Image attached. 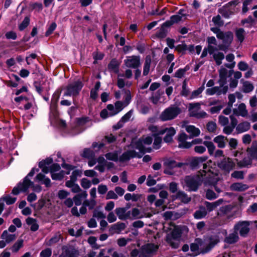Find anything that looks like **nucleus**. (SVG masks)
Returning <instances> with one entry per match:
<instances>
[{"mask_svg":"<svg viewBox=\"0 0 257 257\" xmlns=\"http://www.w3.org/2000/svg\"><path fill=\"white\" fill-rule=\"evenodd\" d=\"M211 161L203 164V170L200 175H190L184 177L181 182L184 188L189 191H196L203 181L205 185L215 184L219 180V177L216 171L210 167Z\"/></svg>","mask_w":257,"mask_h":257,"instance_id":"nucleus-1","label":"nucleus"},{"mask_svg":"<svg viewBox=\"0 0 257 257\" xmlns=\"http://www.w3.org/2000/svg\"><path fill=\"white\" fill-rule=\"evenodd\" d=\"M218 237L211 236L205 238L203 241L199 238L195 240V242L190 245V252L188 255L195 256L200 253H205L209 251L218 242Z\"/></svg>","mask_w":257,"mask_h":257,"instance_id":"nucleus-2","label":"nucleus"},{"mask_svg":"<svg viewBox=\"0 0 257 257\" xmlns=\"http://www.w3.org/2000/svg\"><path fill=\"white\" fill-rule=\"evenodd\" d=\"M38 168H33L28 175L24 178L22 183L20 182L17 186L15 187L12 193L14 195H18L20 192H27L30 187H31L33 190L36 192H40L42 191V187L39 185H35L30 179V177H32L39 171Z\"/></svg>","mask_w":257,"mask_h":257,"instance_id":"nucleus-3","label":"nucleus"},{"mask_svg":"<svg viewBox=\"0 0 257 257\" xmlns=\"http://www.w3.org/2000/svg\"><path fill=\"white\" fill-rule=\"evenodd\" d=\"M188 232V228L185 226H176L172 231L166 236L167 243L173 248H178L180 238L183 233Z\"/></svg>","mask_w":257,"mask_h":257,"instance_id":"nucleus-4","label":"nucleus"},{"mask_svg":"<svg viewBox=\"0 0 257 257\" xmlns=\"http://www.w3.org/2000/svg\"><path fill=\"white\" fill-rule=\"evenodd\" d=\"M132 146L133 148L138 150V152L135 150H128L124 152L119 158L120 162H125L130 160L133 158H142L145 153V148L142 145V142L141 141H137L135 143L133 142Z\"/></svg>","mask_w":257,"mask_h":257,"instance_id":"nucleus-5","label":"nucleus"},{"mask_svg":"<svg viewBox=\"0 0 257 257\" xmlns=\"http://www.w3.org/2000/svg\"><path fill=\"white\" fill-rule=\"evenodd\" d=\"M83 86V84L80 80L72 82L65 88L63 96L76 97L79 94Z\"/></svg>","mask_w":257,"mask_h":257,"instance_id":"nucleus-6","label":"nucleus"},{"mask_svg":"<svg viewBox=\"0 0 257 257\" xmlns=\"http://www.w3.org/2000/svg\"><path fill=\"white\" fill-rule=\"evenodd\" d=\"M181 112L179 107L171 105L166 108L160 114V118L162 121H167L174 119Z\"/></svg>","mask_w":257,"mask_h":257,"instance_id":"nucleus-7","label":"nucleus"},{"mask_svg":"<svg viewBox=\"0 0 257 257\" xmlns=\"http://www.w3.org/2000/svg\"><path fill=\"white\" fill-rule=\"evenodd\" d=\"M238 4L237 0L230 1L219 9V13L223 17L228 18L236 12V6Z\"/></svg>","mask_w":257,"mask_h":257,"instance_id":"nucleus-8","label":"nucleus"},{"mask_svg":"<svg viewBox=\"0 0 257 257\" xmlns=\"http://www.w3.org/2000/svg\"><path fill=\"white\" fill-rule=\"evenodd\" d=\"M201 104L199 102L189 104V110L191 116L197 118H204L207 115L206 112L200 110Z\"/></svg>","mask_w":257,"mask_h":257,"instance_id":"nucleus-9","label":"nucleus"},{"mask_svg":"<svg viewBox=\"0 0 257 257\" xmlns=\"http://www.w3.org/2000/svg\"><path fill=\"white\" fill-rule=\"evenodd\" d=\"M158 246L153 243L143 245L140 250L139 257H151L157 251Z\"/></svg>","mask_w":257,"mask_h":257,"instance_id":"nucleus-10","label":"nucleus"},{"mask_svg":"<svg viewBox=\"0 0 257 257\" xmlns=\"http://www.w3.org/2000/svg\"><path fill=\"white\" fill-rule=\"evenodd\" d=\"M62 167L64 169L68 171L66 172L67 174H70V171L73 170L71 175L70 176V180L68 181H70L71 183H75L78 177H80L82 174L81 170L79 169H74L75 167L65 163L62 164Z\"/></svg>","mask_w":257,"mask_h":257,"instance_id":"nucleus-11","label":"nucleus"},{"mask_svg":"<svg viewBox=\"0 0 257 257\" xmlns=\"http://www.w3.org/2000/svg\"><path fill=\"white\" fill-rule=\"evenodd\" d=\"M249 221H239L234 225L233 229L236 232H239L240 236L245 237L249 231Z\"/></svg>","mask_w":257,"mask_h":257,"instance_id":"nucleus-12","label":"nucleus"},{"mask_svg":"<svg viewBox=\"0 0 257 257\" xmlns=\"http://www.w3.org/2000/svg\"><path fill=\"white\" fill-rule=\"evenodd\" d=\"M234 65H224L219 70V83L225 84L226 78L230 77L233 74V68Z\"/></svg>","mask_w":257,"mask_h":257,"instance_id":"nucleus-13","label":"nucleus"},{"mask_svg":"<svg viewBox=\"0 0 257 257\" xmlns=\"http://www.w3.org/2000/svg\"><path fill=\"white\" fill-rule=\"evenodd\" d=\"M164 165L166 167V169L164 170V173L169 175H172L173 172L170 170L171 169L174 168H181L184 164L183 163H177L172 158H167L164 161Z\"/></svg>","mask_w":257,"mask_h":257,"instance_id":"nucleus-14","label":"nucleus"},{"mask_svg":"<svg viewBox=\"0 0 257 257\" xmlns=\"http://www.w3.org/2000/svg\"><path fill=\"white\" fill-rule=\"evenodd\" d=\"M176 133V130L173 127L170 126L161 128L158 132V135H162L166 134L164 141L166 143H170L173 141V137Z\"/></svg>","mask_w":257,"mask_h":257,"instance_id":"nucleus-15","label":"nucleus"},{"mask_svg":"<svg viewBox=\"0 0 257 257\" xmlns=\"http://www.w3.org/2000/svg\"><path fill=\"white\" fill-rule=\"evenodd\" d=\"M228 90L227 86H224V84L220 83L219 86H214L210 88H208L206 90V94L208 95H213L216 94L217 95L222 94H225Z\"/></svg>","mask_w":257,"mask_h":257,"instance_id":"nucleus-16","label":"nucleus"},{"mask_svg":"<svg viewBox=\"0 0 257 257\" xmlns=\"http://www.w3.org/2000/svg\"><path fill=\"white\" fill-rule=\"evenodd\" d=\"M218 167L222 170L228 173L234 168L235 164L231 159L225 158L218 163Z\"/></svg>","mask_w":257,"mask_h":257,"instance_id":"nucleus-17","label":"nucleus"},{"mask_svg":"<svg viewBox=\"0 0 257 257\" xmlns=\"http://www.w3.org/2000/svg\"><path fill=\"white\" fill-rule=\"evenodd\" d=\"M189 136L185 133H180L178 136V147L180 148L188 149L192 146L191 142H187Z\"/></svg>","mask_w":257,"mask_h":257,"instance_id":"nucleus-18","label":"nucleus"},{"mask_svg":"<svg viewBox=\"0 0 257 257\" xmlns=\"http://www.w3.org/2000/svg\"><path fill=\"white\" fill-rule=\"evenodd\" d=\"M116 109L113 104H108L106 109H103L100 112V116L103 119L113 116L117 114Z\"/></svg>","mask_w":257,"mask_h":257,"instance_id":"nucleus-19","label":"nucleus"},{"mask_svg":"<svg viewBox=\"0 0 257 257\" xmlns=\"http://www.w3.org/2000/svg\"><path fill=\"white\" fill-rule=\"evenodd\" d=\"M57 112L55 108H54L53 109H51L50 114V120L51 121V123L52 124H55V123H57L60 127L62 128H64L66 126L65 121L62 119H57Z\"/></svg>","mask_w":257,"mask_h":257,"instance_id":"nucleus-20","label":"nucleus"},{"mask_svg":"<svg viewBox=\"0 0 257 257\" xmlns=\"http://www.w3.org/2000/svg\"><path fill=\"white\" fill-rule=\"evenodd\" d=\"M53 159L51 158H48L39 163V168L42 169L43 172L47 174L49 172V165H51Z\"/></svg>","mask_w":257,"mask_h":257,"instance_id":"nucleus-21","label":"nucleus"},{"mask_svg":"<svg viewBox=\"0 0 257 257\" xmlns=\"http://www.w3.org/2000/svg\"><path fill=\"white\" fill-rule=\"evenodd\" d=\"M185 128L186 132L190 134L189 139L197 137L200 134V130L193 125H187Z\"/></svg>","mask_w":257,"mask_h":257,"instance_id":"nucleus-22","label":"nucleus"},{"mask_svg":"<svg viewBox=\"0 0 257 257\" xmlns=\"http://www.w3.org/2000/svg\"><path fill=\"white\" fill-rule=\"evenodd\" d=\"M250 127V124L247 121L240 122L236 127V131L237 134H241L248 131Z\"/></svg>","mask_w":257,"mask_h":257,"instance_id":"nucleus-23","label":"nucleus"},{"mask_svg":"<svg viewBox=\"0 0 257 257\" xmlns=\"http://www.w3.org/2000/svg\"><path fill=\"white\" fill-rule=\"evenodd\" d=\"M223 201L224 200L223 199H219L213 202H209L206 201L205 202V205L206 207V209L209 212L212 211L217 207L222 204Z\"/></svg>","mask_w":257,"mask_h":257,"instance_id":"nucleus-24","label":"nucleus"},{"mask_svg":"<svg viewBox=\"0 0 257 257\" xmlns=\"http://www.w3.org/2000/svg\"><path fill=\"white\" fill-rule=\"evenodd\" d=\"M239 239L237 232L234 230L232 233H229L224 238V242L228 244H233L236 242Z\"/></svg>","mask_w":257,"mask_h":257,"instance_id":"nucleus-25","label":"nucleus"},{"mask_svg":"<svg viewBox=\"0 0 257 257\" xmlns=\"http://www.w3.org/2000/svg\"><path fill=\"white\" fill-rule=\"evenodd\" d=\"M222 41L225 45H229L233 40V34L231 32H222V35L220 38H218Z\"/></svg>","mask_w":257,"mask_h":257,"instance_id":"nucleus-26","label":"nucleus"},{"mask_svg":"<svg viewBox=\"0 0 257 257\" xmlns=\"http://www.w3.org/2000/svg\"><path fill=\"white\" fill-rule=\"evenodd\" d=\"M249 186L247 184H243L242 183H234L230 186V189L235 191H244L248 189Z\"/></svg>","mask_w":257,"mask_h":257,"instance_id":"nucleus-27","label":"nucleus"},{"mask_svg":"<svg viewBox=\"0 0 257 257\" xmlns=\"http://www.w3.org/2000/svg\"><path fill=\"white\" fill-rule=\"evenodd\" d=\"M226 141L227 138L222 135L217 136L213 139L214 142L217 144V147L221 149L225 147Z\"/></svg>","mask_w":257,"mask_h":257,"instance_id":"nucleus-28","label":"nucleus"},{"mask_svg":"<svg viewBox=\"0 0 257 257\" xmlns=\"http://www.w3.org/2000/svg\"><path fill=\"white\" fill-rule=\"evenodd\" d=\"M36 181L44 184L47 187H49L51 186L50 179L49 178L46 177L42 173H39L37 175L36 177Z\"/></svg>","mask_w":257,"mask_h":257,"instance_id":"nucleus-29","label":"nucleus"},{"mask_svg":"<svg viewBox=\"0 0 257 257\" xmlns=\"http://www.w3.org/2000/svg\"><path fill=\"white\" fill-rule=\"evenodd\" d=\"M240 82L242 84L241 90L244 93H248L253 90L254 86L251 82L248 81H244L243 79H241Z\"/></svg>","mask_w":257,"mask_h":257,"instance_id":"nucleus-30","label":"nucleus"},{"mask_svg":"<svg viewBox=\"0 0 257 257\" xmlns=\"http://www.w3.org/2000/svg\"><path fill=\"white\" fill-rule=\"evenodd\" d=\"M207 157L202 156L199 157H194L190 162V165L193 168L197 167L200 164L205 162L207 159Z\"/></svg>","mask_w":257,"mask_h":257,"instance_id":"nucleus-31","label":"nucleus"},{"mask_svg":"<svg viewBox=\"0 0 257 257\" xmlns=\"http://www.w3.org/2000/svg\"><path fill=\"white\" fill-rule=\"evenodd\" d=\"M233 112L235 115L238 116H241L242 117L246 116L247 111L246 109L245 105L243 103L240 104L237 109L233 110Z\"/></svg>","mask_w":257,"mask_h":257,"instance_id":"nucleus-32","label":"nucleus"},{"mask_svg":"<svg viewBox=\"0 0 257 257\" xmlns=\"http://www.w3.org/2000/svg\"><path fill=\"white\" fill-rule=\"evenodd\" d=\"M26 223L30 225V229L32 231H36L39 229V225L36 219L28 217L26 220Z\"/></svg>","mask_w":257,"mask_h":257,"instance_id":"nucleus-33","label":"nucleus"},{"mask_svg":"<svg viewBox=\"0 0 257 257\" xmlns=\"http://www.w3.org/2000/svg\"><path fill=\"white\" fill-rule=\"evenodd\" d=\"M207 214V211L206 208L204 207H201L198 210L195 212L194 216L195 218L200 219L204 217Z\"/></svg>","mask_w":257,"mask_h":257,"instance_id":"nucleus-34","label":"nucleus"},{"mask_svg":"<svg viewBox=\"0 0 257 257\" xmlns=\"http://www.w3.org/2000/svg\"><path fill=\"white\" fill-rule=\"evenodd\" d=\"M182 17L179 15L172 16L170 18V21L165 22L163 24V26L169 27L173 24L178 23V22L182 20Z\"/></svg>","mask_w":257,"mask_h":257,"instance_id":"nucleus-35","label":"nucleus"},{"mask_svg":"<svg viewBox=\"0 0 257 257\" xmlns=\"http://www.w3.org/2000/svg\"><path fill=\"white\" fill-rule=\"evenodd\" d=\"M1 238L9 243L14 240L16 238V236L15 234H9L7 230H5L1 235Z\"/></svg>","mask_w":257,"mask_h":257,"instance_id":"nucleus-36","label":"nucleus"},{"mask_svg":"<svg viewBox=\"0 0 257 257\" xmlns=\"http://www.w3.org/2000/svg\"><path fill=\"white\" fill-rule=\"evenodd\" d=\"M251 158L249 156V157H245L242 159V160L238 161L237 159H236L237 165L240 167H248V166L251 165L252 163Z\"/></svg>","mask_w":257,"mask_h":257,"instance_id":"nucleus-37","label":"nucleus"},{"mask_svg":"<svg viewBox=\"0 0 257 257\" xmlns=\"http://www.w3.org/2000/svg\"><path fill=\"white\" fill-rule=\"evenodd\" d=\"M133 109L130 110L121 117L117 124L119 126L117 128L120 127L123 123L128 121L130 119L131 117L133 116Z\"/></svg>","mask_w":257,"mask_h":257,"instance_id":"nucleus-38","label":"nucleus"},{"mask_svg":"<svg viewBox=\"0 0 257 257\" xmlns=\"http://www.w3.org/2000/svg\"><path fill=\"white\" fill-rule=\"evenodd\" d=\"M176 198L179 199L182 202L187 203L190 200L191 198L183 191H179L177 193Z\"/></svg>","mask_w":257,"mask_h":257,"instance_id":"nucleus-39","label":"nucleus"},{"mask_svg":"<svg viewBox=\"0 0 257 257\" xmlns=\"http://www.w3.org/2000/svg\"><path fill=\"white\" fill-rule=\"evenodd\" d=\"M58 257H75L74 251L68 247H63L62 252Z\"/></svg>","mask_w":257,"mask_h":257,"instance_id":"nucleus-40","label":"nucleus"},{"mask_svg":"<svg viewBox=\"0 0 257 257\" xmlns=\"http://www.w3.org/2000/svg\"><path fill=\"white\" fill-rule=\"evenodd\" d=\"M126 208L125 207H118L115 209V212L120 220H125V215Z\"/></svg>","mask_w":257,"mask_h":257,"instance_id":"nucleus-41","label":"nucleus"},{"mask_svg":"<svg viewBox=\"0 0 257 257\" xmlns=\"http://www.w3.org/2000/svg\"><path fill=\"white\" fill-rule=\"evenodd\" d=\"M140 56H132L125 60V64H140Z\"/></svg>","mask_w":257,"mask_h":257,"instance_id":"nucleus-42","label":"nucleus"},{"mask_svg":"<svg viewBox=\"0 0 257 257\" xmlns=\"http://www.w3.org/2000/svg\"><path fill=\"white\" fill-rule=\"evenodd\" d=\"M153 139L152 137L148 136V137H146L145 139H140L138 141H141V142H142V145L145 148V153H146V152H150L151 151V148H150V149L146 148V147L144 146V145L151 144V143L153 142Z\"/></svg>","mask_w":257,"mask_h":257,"instance_id":"nucleus-43","label":"nucleus"},{"mask_svg":"<svg viewBox=\"0 0 257 257\" xmlns=\"http://www.w3.org/2000/svg\"><path fill=\"white\" fill-rule=\"evenodd\" d=\"M144 215L137 208H134L132 209V220L141 219L144 217Z\"/></svg>","mask_w":257,"mask_h":257,"instance_id":"nucleus-44","label":"nucleus"},{"mask_svg":"<svg viewBox=\"0 0 257 257\" xmlns=\"http://www.w3.org/2000/svg\"><path fill=\"white\" fill-rule=\"evenodd\" d=\"M92 57L94 59L93 64H95L98 61L101 60L104 57V54L102 52L96 50L93 52Z\"/></svg>","mask_w":257,"mask_h":257,"instance_id":"nucleus-45","label":"nucleus"},{"mask_svg":"<svg viewBox=\"0 0 257 257\" xmlns=\"http://www.w3.org/2000/svg\"><path fill=\"white\" fill-rule=\"evenodd\" d=\"M231 210V207L230 205H225L220 208L218 211L217 215L222 216L224 215L227 214L230 212Z\"/></svg>","mask_w":257,"mask_h":257,"instance_id":"nucleus-46","label":"nucleus"},{"mask_svg":"<svg viewBox=\"0 0 257 257\" xmlns=\"http://www.w3.org/2000/svg\"><path fill=\"white\" fill-rule=\"evenodd\" d=\"M65 185L67 187L70 188L71 189V191L74 193H78L81 190L78 184L75 183H71L70 181H66Z\"/></svg>","mask_w":257,"mask_h":257,"instance_id":"nucleus-47","label":"nucleus"},{"mask_svg":"<svg viewBox=\"0 0 257 257\" xmlns=\"http://www.w3.org/2000/svg\"><path fill=\"white\" fill-rule=\"evenodd\" d=\"M247 152L248 156H249L252 159L257 160V147L251 146L247 149Z\"/></svg>","mask_w":257,"mask_h":257,"instance_id":"nucleus-48","label":"nucleus"},{"mask_svg":"<svg viewBox=\"0 0 257 257\" xmlns=\"http://www.w3.org/2000/svg\"><path fill=\"white\" fill-rule=\"evenodd\" d=\"M245 34V31L242 28L237 29L235 31L236 37L238 41L240 43H242L243 41Z\"/></svg>","mask_w":257,"mask_h":257,"instance_id":"nucleus-49","label":"nucleus"},{"mask_svg":"<svg viewBox=\"0 0 257 257\" xmlns=\"http://www.w3.org/2000/svg\"><path fill=\"white\" fill-rule=\"evenodd\" d=\"M203 144L207 147L209 154L210 155H213L215 150V146L213 143L209 141H204Z\"/></svg>","mask_w":257,"mask_h":257,"instance_id":"nucleus-50","label":"nucleus"},{"mask_svg":"<svg viewBox=\"0 0 257 257\" xmlns=\"http://www.w3.org/2000/svg\"><path fill=\"white\" fill-rule=\"evenodd\" d=\"M213 57L216 64H221L222 60L224 58V55L222 52H217L213 54Z\"/></svg>","mask_w":257,"mask_h":257,"instance_id":"nucleus-51","label":"nucleus"},{"mask_svg":"<svg viewBox=\"0 0 257 257\" xmlns=\"http://www.w3.org/2000/svg\"><path fill=\"white\" fill-rule=\"evenodd\" d=\"M205 88L204 84H203L201 87L198 88L197 89L193 91L191 95L190 96V99H194L196 98L201 94V93L202 92V91L204 90Z\"/></svg>","mask_w":257,"mask_h":257,"instance_id":"nucleus-52","label":"nucleus"},{"mask_svg":"<svg viewBox=\"0 0 257 257\" xmlns=\"http://www.w3.org/2000/svg\"><path fill=\"white\" fill-rule=\"evenodd\" d=\"M218 196V194L214 193L212 190L207 189L206 191V198L208 200H211L215 199Z\"/></svg>","mask_w":257,"mask_h":257,"instance_id":"nucleus-53","label":"nucleus"},{"mask_svg":"<svg viewBox=\"0 0 257 257\" xmlns=\"http://www.w3.org/2000/svg\"><path fill=\"white\" fill-rule=\"evenodd\" d=\"M23 245V240L22 239L18 240L12 247V250L13 252H17Z\"/></svg>","mask_w":257,"mask_h":257,"instance_id":"nucleus-54","label":"nucleus"},{"mask_svg":"<svg viewBox=\"0 0 257 257\" xmlns=\"http://www.w3.org/2000/svg\"><path fill=\"white\" fill-rule=\"evenodd\" d=\"M1 199L3 201V202L5 201L7 204L8 205L14 204L17 200L16 197H13L9 195L1 198Z\"/></svg>","mask_w":257,"mask_h":257,"instance_id":"nucleus-55","label":"nucleus"},{"mask_svg":"<svg viewBox=\"0 0 257 257\" xmlns=\"http://www.w3.org/2000/svg\"><path fill=\"white\" fill-rule=\"evenodd\" d=\"M212 21L214 25L218 27L223 26L224 24L223 21L221 20V17L219 15L213 17Z\"/></svg>","mask_w":257,"mask_h":257,"instance_id":"nucleus-56","label":"nucleus"},{"mask_svg":"<svg viewBox=\"0 0 257 257\" xmlns=\"http://www.w3.org/2000/svg\"><path fill=\"white\" fill-rule=\"evenodd\" d=\"M30 24V19L26 17L24 18L23 22L19 25V29L20 31H23Z\"/></svg>","mask_w":257,"mask_h":257,"instance_id":"nucleus-57","label":"nucleus"},{"mask_svg":"<svg viewBox=\"0 0 257 257\" xmlns=\"http://www.w3.org/2000/svg\"><path fill=\"white\" fill-rule=\"evenodd\" d=\"M125 228V224L124 223H117L112 226V228L117 231L118 233L122 231Z\"/></svg>","mask_w":257,"mask_h":257,"instance_id":"nucleus-58","label":"nucleus"},{"mask_svg":"<svg viewBox=\"0 0 257 257\" xmlns=\"http://www.w3.org/2000/svg\"><path fill=\"white\" fill-rule=\"evenodd\" d=\"M124 100L123 103H124V106H127L130 104L132 99L131 94L129 90H124Z\"/></svg>","mask_w":257,"mask_h":257,"instance_id":"nucleus-59","label":"nucleus"},{"mask_svg":"<svg viewBox=\"0 0 257 257\" xmlns=\"http://www.w3.org/2000/svg\"><path fill=\"white\" fill-rule=\"evenodd\" d=\"M164 27H166L165 26H162L161 28L157 32L156 34V36L159 38H164L167 36V31L164 28Z\"/></svg>","mask_w":257,"mask_h":257,"instance_id":"nucleus-60","label":"nucleus"},{"mask_svg":"<svg viewBox=\"0 0 257 257\" xmlns=\"http://www.w3.org/2000/svg\"><path fill=\"white\" fill-rule=\"evenodd\" d=\"M241 22L243 25L247 24L246 27H251L255 23V21L251 16H249L247 19L242 20Z\"/></svg>","mask_w":257,"mask_h":257,"instance_id":"nucleus-61","label":"nucleus"},{"mask_svg":"<svg viewBox=\"0 0 257 257\" xmlns=\"http://www.w3.org/2000/svg\"><path fill=\"white\" fill-rule=\"evenodd\" d=\"M114 106L116 109V112L118 113L126 106H124V104L123 102L121 101H117L115 102Z\"/></svg>","mask_w":257,"mask_h":257,"instance_id":"nucleus-62","label":"nucleus"},{"mask_svg":"<svg viewBox=\"0 0 257 257\" xmlns=\"http://www.w3.org/2000/svg\"><path fill=\"white\" fill-rule=\"evenodd\" d=\"M93 155V152L90 149L86 148L84 149L82 156L84 158L90 159Z\"/></svg>","mask_w":257,"mask_h":257,"instance_id":"nucleus-63","label":"nucleus"},{"mask_svg":"<svg viewBox=\"0 0 257 257\" xmlns=\"http://www.w3.org/2000/svg\"><path fill=\"white\" fill-rule=\"evenodd\" d=\"M82 131L81 130L79 125L76 124L74 127H72L71 130L69 133L71 136H75L80 134Z\"/></svg>","mask_w":257,"mask_h":257,"instance_id":"nucleus-64","label":"nucleus"}]
</instances>
